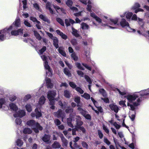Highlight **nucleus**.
Instances as JSON below:
<instances>
[{"mask_svg":"<svg viewBox=\"0 0 149 149\" xmlns=\"http://www.w3.org/2000/svg\"><path fill=\"white\" fill-rule=\"evenodd\" d=\"M60 146L59 143L56 141H55L52 145V147L55 148H59Z\"/></svg>","mask_w":149,"mask_h":149,"instance_id":"nucleus-33","label":"nucleus"},{"mask_svg":"<svg viewBox=\"0 0 149 149\" xmlns=\"http://www.w3.org/2000/svg\"><path fill=\"white\" fill-rule=\"evenodd\" d=\"M71 43H72V44L74 46L76 45L77 44V41L75 39H73L71 41Z\"/></svg>","mask_w":149,"mask_h":149,"instance_id":"nucleus-58","label":"nucleus"},{"mask_svg":"<svg viewBox=\"0 0 149 149\" xmlns=\"http://www.w3.org/2000/svg\"><path fill=\"white\" fill-rule=\"evenodd\" d=\"M55 115L58 118H61L63 121V119L65 116L64 113H62L61 110H58L57 112L55 113Z\"/></svg>","mask_w":149,"mask_h":149,"instance_id":"nucleus-15","label":"nucleus"},{"mask_svg":"<svg viewBox=\"0 0 149 149\" xmlns=\"http://www.w3.org/2000/svg\"><path fill=\"white\" fill-rule=\"evenodd\" d=\"M31 130L30 129L28 128H25L23 131L24 133L25 134H29L31 133Z\"/></svg>","mask_w":149,"mask_h":149,"instance_id":"nucleus-41","label":"nucleus"},{"mask_svg":"<svg viewBox=\"0 0 149 149\" xmlns=\"http://www.w3.org/2000/svg\"><path fill=\"white\" fill-rule=\"evenodd\" d=\"M149 95V89L136 93L133 95H128L125 96L128 101L127 105L132 111H134L136 107L139 105L141 102L140 96L143 97Z\"/></svg>","mask_w":149,"mask_h":149,"instance_id":"nucleus-1","label":"nucleus"},{"mask_svg":"<svg viewBox=\"0 0 149 149\" xmlns=\"http://www.w3.org/2000/svg\"><path fill=\"white\" fill-rule=\"evenodd\" d=\"M16 143L17 145L19 146H21L23 143V142L22 141L19 139H18L16 141Z\"/></svg>","mask_w":149,"mask_h":149,"instance_id":"nucleus-46","label":"nucleus"},{"mask_svg":"<svg viewBox=\"0 0 149 149\" xmlns=\"http://www.w3.org/2000/svg\"><path fill=\"white\" fill-rule=\"evenodd\" d=\"M76 118L77 119L76 121L77 125L76 127V129L77 130V128H78L79 127H80V126L82 125L83 123L80 120L81 118L79 116H76Z\"/></svg>","mask_w":149,"mask_h":149,"instance_id":"nucleus-14","label":"nucleus"},{"mask_svg":"<svg viewBox=\"0 0 149 149\" xmlns=\"http://www.w3.org/2000/svg\"><path fill=\"white\" fill-rule=\"evenodd\" d=\"M25 112L24 110H19L18 111L14 114V116L15 117H22L25 115Z\"/></svg>","mask_w":149,"mask_h":149,"instance_id":"nucleus-11","label":"nucleus"},{"mask_svg":"<svg viewBox=\"0 0 149 149\" xmlns=\"http://www.w3.org/2000/svg\"><path fill=\"white\" fill-rule=\"evenodd\" d=\"M34 32L35 36L36 37V38L38 40H41V38L40 34L36 31H34Z\"/></svg>","mask_w":149,"mask_h":149,"instance_id":"nucleus-42","label":"nucleus"},{"mask_svg":"<svg viewBox=\"0 0 149 149\" xmlns=\"http://www.w3.org/2000/svg\"><path fill=\"white\" fill-rule=\"evenodd\" d=\"M31 97V95L28 94L26 95L24 97V100L26 101L30 99Z\"/></svg>","mask_w":149,"mask_h":149,"instance_id":"nucleus-53","label":"nucleus"},{"mask_svg":"<svg viewBox=\"0 0 149 149\" xmlns=\"http://www.w3.org/2000/svg\"><path fill=\"white\" fill-rule=\"evenodd\" d=\"M91 99L92 101L93 102L94 105L97 108V109L98 110V111H97V110H95L93 107H91L92 109L93 110H94L95 111V112L97 114L99 113L98 111H100V112H102V108L100 107L97 106V102L95 101L92 97H91Z\"/></svg>","mask_w":149,"mask_h":149,"instance_id":"nucleus-9","label":"nucleus"},{"mask_svg":"<svg viewBox=\"0 0 149 149\" xmlns=\"http://www.w3.org/2000/svg\"><path fill=\"white\" fill-rule=\"evenodd\" d=\"M79 139V138L78 136H77L74 138V147H72V142H70V146L71 148L72 149H77V148H78L79 149H82L81 148H79V146H78L76 143V142L78 141Z\"/></svg>","mask_w":149,"mask_h":149,"instance_id":"nucleus-12","label":"nucleus"},{"mask_svg":"<svg viewBox=\"0 0 149 149\" xmlns=\"http://www.w3.org/2000/svg\"><path fill=\"white\" fill-rule=\"evenodd\" d=\"M81 28L83 29H88L89 28V26L86 23H82L81 24Z\"/></svg>","mask_w":149,"mask_h":149,"instance_id":"nucleus-32","label":"nucleus"},{"mask_svg":"<svg viewBox=\"0 0 149 149\" xmlns=\"http://www.w3.org/2000/svg\"><path fill=\"white\" fill-rule=\"evenodd\" d=\"M133 14L131 12H127L126 15V17L127 19H130Z\"/></svg>","mask_w":149,"mask_h":149,"instance_id":"nucleus-44","label":"nucleus"},{"mask_svg":"<svg viewBox=\"0 0 149 149\" xmlns=\"http://www.w3.org/2000/svg\"><path fill=\"white\" fill-rule=\"evenodd\" d=\"M23 29H19L17 31H12L11 32L12 35L17 36L19 34H22Z\"/></svg>","mask_w":149,"mask_h":149,"instance_id":"nucleus-13","label":"nucleus"},{"mask_svg":"<svg viewBox=\"0 0 149 149\" xmlns=\"http://www.w3.org/2000/svg\"><path fill=\"white\" fill-rule=\"evenodd\" d=\"M80 100V98L78 96L76 97L74 99V101L77 104H79Z\"/></svg>","mask_w":149,"mask_h":149,"instance_id":"nucleus-49","label":"nucleus"},{"mask_svg":"<svg viewBox=\"0 0 149 149\" xmlns=\"http://www.w3.org/2000/svg\"><path fill=\"white\" fill-rule=\"evenodd\" d=\"M85 78L87 80V81L90 84H91L92 82L91 80L88 76L87 75L85 76Z\"/></svg>","mask_w":149,"mask_h":149,"instance_id":"nucleus-57","label":"nucleus"},{"mask_svg":"<svg viewBox=\"0 0 149 149\" xmlns=\"http://www.w3.org/2000/svg\"><path fill=\"white\" fill-rule=\"evenodd\" d=\"M46 33L47 35L52 39H53L55 37H54L53 35L50 33L48 32H46Z\"/></svg>","mask_w":149,"mask_h":149,"instance_id":"nucleus-64","label":"nucleus"},{"mask_svg":"<svg viewBox=\"0 0 149 149\" xmlns=\"http://www.w3.org/2000/svg\"><path fill=\"white\" fill-rule=\"evenodd\" d=\"M76 66L79 68L81 70H84V68L82 67L81 65L80 64L78 63H76Z\"/></svg>","mask_w":149,"mask_h":149,"instance_id":"nucleus-50","label":"nucleus"},{"mask_svg":"<svg viewBox=\"0 0 149 149\" xmlns=\"http://www.w3.org/2000/svg\"><path fill=\"white\" fill-rule=\"evenodd\" d=\"M70 86L72 87V88H76V85L73 82H70L69 83Z\"/></svg>","mask_w":149,"mask_h":149,"instance_id":"nucleus-56","label":"nucleus"},{"mask_svg":"<svg viewBox=\"0 0 149 149\" xmlns=\"http://www.w3.org/2000/svg\"><path fill=\"white\" fill-rule=\"evenodd\" d=\"M65 24L67 26H70L71 24L75 23V22L73 20L70 19H65Z\"/></svg>","mask_w":149,"mask_h":149,"instance_id":"nucleus-17","label":"nucleus"},{"mask_svg":"<svg viewBox=\"0 0 149 149\" xmlns=\"http://www.w3.org/2000/svg\"><path fill=\"white\" fill-rule=\"evenodd\" d=\"M104 141L108 145H109L111 143L106 138H104Z\"/></svg>","mask_w":149,"mask_h":149,"instance_id":"nucleus-62","label":"nucleus"},{"mask_svg":"<svg viewBox=\"0 0 149 149\" xmlns=\"http://www.w3.org/2000/svg\"><path fill=\"white\" fill-rule=\"evenodd\" d=\"M75 89L79 93L81 94H82L84 93V91L80 87H77Z\"/></svg>","mask_w":149,"mask_h":149,"instance_id":"nucleus-48","label":"nucleus"},{"mask_svg":"<svg viewBox=\"0 0 149 149\" xmlns=\"http://www.w3.org/2000/svg\"><path fill=\"white\" fill-rule=\"evenodd\" d=\"M99 91L100 93H101L103 97H105L107 96L106 93L104 89H100Z\"/></svg>","mask_w":149,"mask_h":149,"instance_id":"nucleus-34","label":"nucleus"},{"mask_svg":"<svg viewBox=\"0 0 149 149\" xmlns=\"http://www.w3.org/2000/svg\"><path fill=\"white\" fill-rule=\"evenodd\" d=\"M51 6V4L50 3L48 2L46 3V8L47 9H48L49 10L50 12L52 13L53 14V11L51 9L50 7Z\"/></svg>","mask_w":149,"mask_h":149,"instance_id":"nucleus-31","label":"nucleus"},{"mask_svg":"<svg viewBox=\"0 0 149 149\" xmlns=\"http://www.w3.org/2000/svg\"><path fill=\"white\" fill-rule=\"evenodd\" d=\"M129 117H130V118H131V120L132 121H134L135 117V112H134V113L133 114H132L131 112H130L129 113Z\"/></svg>","mask_w":149,"mask_h":149,"instance_id":"nucleus-43","label":"nucleus"},{"mask_svg":"<svg viewBox=\"0 0 149 149\" xmlns=\"http://www.w3.org/2000/svg\"><path fill=\"white\" fill-rule=\"evenodd\" d=\"M45 100V97L44 96H42L40 97L38 102V104L39 105L37 106V107H39L41 105L43 104Z\"/></svg>","mask_w":149,"mask_h":149,"instance_id":"nucleus-16","label":"nucleus"},{"mask_svg":"<svg viewBox=\"0 0 149 149\" xmlns=\"http://www.w3.org/2000/svg\"><path fill=\"white\" fill-rule=\"evenodd\" d=\"M46 50V47H43L42 49L40 50V53L41 54H42Z\"/></svg>","mask_w":149,"mask_h":149,"instance_id":"nucleus-61","label":"nucleus"},{"mask_svg":"<svg viewBox=\"0 0 149 149\" xmlns=\"http://www.w3.org/2000/svg\"><path fill=\"white\" fill-rule=\"evenodd\" d=\"M9 107L11 110L14 111H16L18 109V107L16 105L13 103L10 104Z\"/></svg>","mask_w":149,"mask_h":149,"instance_id":"nucleus-21","label":"nucleus"},{"mask_svg":"<svg viewBox=\"0 0 149 149\" xmlns=\"http://www.w3.org/2000/svg\"><path fill=\"white\" fill-rule=\"evenodd\" d=\"M41 57L43 60L45 61L44 64V66L45 68L47 70L46 72V75L49 77L51 76L52 74V72L50 67L48 65V63L47 61V57L44 55L41 56Z\"/></svg>","mask_w":149,"mask_h":149,"instance_id":"nucleus-6","label":"nucleus"},{"mask_svg":"<svg viewBox=\"0 0 149 149\" xmlns=\"http://www.w3.org/2000/svg\"><path fill=\"white\" fill-rule=\"evenodd\" d=\"M24 23L25 25L28 27H30L31 26L30 23L28 22L27 20H25L24 22Z\"/></svg>","mask_w":149,"mask_h":149,"instance_id":"nucleus-60","label":"nucleus"},{"mask_svg":"<svg viewBox=\"0 0 149 149\" xmlns=\"http://www.w3.org/2000/svg\"><path fill=\"white\" fill-rule=\"evenodd\" d=\"M71 57L75 61H76L78 59V57L76 55V54L74 53H72L71 54Z\"/></svg>","mask_w":149,"mask_h":149,"instance_id":"nucleus-51","label":"nucleus"},{"mask_svg":"<svg viewBox=\"0 0 149 149\" xmlns=\"http://www.w3.org/2000/svg\"><path fill=\"white\" fill-rule=\"evenodd\" d=\"M103 129L104 130L106 133L107 134L109 133V129L104 125H103Z\"/></svg>","mask_w":149,"mask_h":149,"instance_id":"nucleus-55","label":"nucleus"},{"mask_svg":"<svg viewBox=\"0 0 149 149\" xmlns=\"http://www.w3.org/2000/svg\"><path fill=\"white\" fill-rule=\"evenodd\" d=\"M120 25L122 27L126 29L129 32H134L135 31V29H132L130 26L129 24L125 19H121L120 22Z\"/></svg>","mask_w":149,"mask_h":149,"instance_id":"nucleus-5","label":"nucleus"},{"mask_svg":"<svg viewBox=\"0 0 149 149\" xmlns=\"http://www.w3.org/2000/svg\"><path fill=\"white\" fill-rule=\"evenodd\" d=\"M15 122L17 125H20L21 123V120L19 118H16L15 120Z\"/></svg>","mask_w":149,"mask_h":149,"instance_id":"nucleus-63","label":"nucleus"},{"mask_svg":"<svg viewBox=\"0 0 149 149\" xmlns=\"http://www.w3.org/2000/svg\"><path fill=\"white\" fill-rule=\"evenodd\" d=\"M66 4L69 7L72 6L73 4V2L71 0H66Z\"/></svg>","mask_w":149,"mask_h":149,"instance_id":"nucleus-40","label":"nucleus"},{"mask_svg":"<svg viewBox=\"0 0 149 149\" xmlns=\"http://www.w3.org/2000/svg\"><path fill=\"white\" fill-rule=\"evenodd\" d=\"M50 136L49 135H45L43 137L42 140L45 142H47L50 139Z\"/></svg>","mask_w":149,"mask_h":149,"instance_id":"nucleus-35","label":"nucleus"},{"mask_svg":"<svg viewBox=\"0 0 149 149\" xmlns=\"http://www.w3.org/2000/svg\"><path fill=\"white\" fill-rule=\"evenodd\" d=\"M56 91H50L48 92L47 98L50 102V105H52L54 103L55 101L54 98L56 94Z\"/></svg>","mask_w":149,"mask_h":149,"instance_id":"nucleus-7","label":"nucleus"},{"mask_svg":"<svg viewBox=\"0 0 149 149\" xmlns=\"http://www.w3.org/2000/svg\"><path fill=\"white\" fill-rule=\"evenodd\" d=\"M27 125L31 127L36 133L38 132V129L42 130V128L40 126V125L38 123H36L33 120H31L27 122Z\"/></svg>","mask_w":149,"mask_h":149,"instance_id":"nucleus-3","label":"nucleus"},{"mask_svg":"<svg viewBox=\"0 0 149 149\" xmlns=\"http://www.w3.org/2000/svg\"><path fill=\"white\" fill-rule=\"evenodd\" d=\"M81 96L87 100L89 99L90 98V95L86 93H85L84 95H81Z\"/></svg>","mask_w":149,"mask_h":149,"instance_id":"nucleus-39","label":"nucleus"},{"mask_svg":"<svg viewBox=\"0 0 149 149\" xmlns=\"http://www.w3.org/2000/svg\"><path fill=\"white\" fill-rule=\"evenodd\" d=\"M140 7V4L138 3H136L132 7V9L133 10H135V13H136L138 12L139 11H143V10L142 9L138 8Z\"/></svg>","mask_w":149,"mask_h":149,"instance_id":"nucleus-10","label":"nucleus"},{"mask_svg":"<svg viewBox=\"0 0 149 149\" xmlns=\"http://www.w3.org/2000/svg\"><path fill=\"white\" fill-rule=\"evenodd\" d=\"M72 120V119L71 118H68L67 119V123L69 126L72 127H73V125L71 122Z\"/></svg>","mask_w":149,"mask_h":149,"instance_id":"nucleus-45","label":"nucleus"},{"mask_svg":"<svg viewBox=\"0 0 149 149\" xmlns=\"http://www.w3.org/2000/svg\"><path fill=\"white\" fill-rule=\"evenodd\" d=\"M6 102L5 99L3 98L0 99V109L3 108Z\"/></svg>","mask_w":149,"mask_h":149,"instance_id":"nucleus-27","label":"nucleus"},{"mask_svg":"<svg viewBox=\"0 0 149 149\" xmlns=\"http://www.w3.org/2000/svg\"><path fill=\"white\" fill-rule=\"evenodd\" d=\"M35 111L36 113V116L37 118L40 117L42 116L41 113L40 112V110H38L37 108L35 109Z\"/></svg>","mask_w":149,"mask_h":149,"instance_id":"nucleus-24","label":"nucleus"},{"mask_svg":"<svg viewBox=\"0 0 149 149\" xmlns=\"http://www.w3.org/2000/svg\"><path fill=\"white\" fill-rule=\"evenodd\" d=\"M110 108L112 110H113L115 112L117 113L118 111V108L117 106L114 104H111L109 106Z\"/></svg>","mask_w":149,"mask_h":149,"instance_id":"nucleus-20","label":"nucleus"},{"mask_svg":"<svg viewBox=\"0 0 149 149\" xmlns=\"http://www.w3.org/2000/svg\"><path fill=\"white\" fill-rule=\"evenodd\" d=\"M72 34L73 35L75 36L76 37H80L79 34L77 33V30L74 29L73 27L72 28Z\"/></svg>","mask_w":149,"mask_h":149,"instance_id":"nucleus-30","label":"nucleus"},{"mask_svg":"<svg viewBox=\"0 0 149 149\" xmlns=\"http://www.w3.org/2000/svg\"><path fill=\"white\" fill-rule=\"evenodd\" d=\"M17 98V97L15 95H11L9 98L10 100L11 101H13Z\"/></svg>","mask_w":149,"mask_h":149,"instance_id":"nucleus-54","label":"nucleus"},{"mask_svg":"<svg viewBox=\"0 0 149 149\" xmlns=\"http://www.w3.org/2000/svg\"><path fill=\"white\" fill-rule=\"evenodd\" d=\"M64 95L65 97L69 98L70 97V94L69 91L65 90L64 92Z\"/></svg>","mask_w":149,"mask_h":149,"instance_id":"nucleus-37","label":"nucleus"},{"mask_svg":"<svg viewBox=\"0 0 149 149\" xmlns=\"http://www.w3.org/2000/svg\"><path fill=\"white\" fill-rule=\"evenodd\" d=\"M86 119H90L91 118V116L90 115L87 114V112L84 115H83Z\"/></svg>","mask_w":149,"mask_h":149,"instance_id":"nucleus-59","label":"nucleus"},{"mask_svg":"<svg viewBox=\"0 0 149 149\" xmlns=\"http://www.w3.org/2000/svg\"><path fill=\"white\" fill-rule=\"evenodd\" d=\"M59 52L63 56H65L66 54L65 51L63 50L62 47H60L58 49Z\"/></svg>","mask_w":149,"mask_h":149,"instance_id":"nucleus-29","label":"nucleus"},{"mask_svg":"<svg viewBox=\"0 0 149 149\" xmlns=\"http://www.w3.org/2000/svg\"><path fill=\"white\" fill-rule=\"evenodd\" d=\"M52 40H53V44L54 46L56 48H58V39L56 37H55Z\"/></svg>","mask_w":149,"mask_h":149,"instance_id":"nucleus-28","label":"nucleus"},{"mask_svg":"<svg viewBox=\"0 0 149 149\" xmlns=\"http://www.w3.org/2000/svg\"><path fill=\"white\" fill-rule=\"evenodd\" d=\"M53 7L58 13H65V11L62 8H60L58 6L55 5H54Z\"/></svg>","mask_w":149,"mask_h":149,"instance_id":"nucleus-18","label":"nucleus"},{"mask_svg":"<svg viewBox=\"0 0 149 149\" xmlns=\"http://www.w3.org/2000/svg\"><path fill=\"white\" fill-rule=\"evenodd\" d=\"M63 71L64 73L68 77L71 76V74L68 69L66 68H65L64 69Z\"/></svg>","mask_w":149,"mask_h":149,"instance_id":"nucleus-38","label":"nucleus"},{"mask_svg":"<svg viewBox=\"0 0 149 149\" xmlns=\"http://www.w3.org/2000/svg\"><path fill=\"white\" fill-rule=\"evenodd\" d=\"M56 31L57 33L60 35L63 39L66 40L67 38V36L64 34H63L60 30H57Z\"/></svg>","mask_w":149,"mask_h":149,"instance_id":"nucleus-22","label":"nucleus"},{"mask_svg":"<svg viewBox=\"0 0 149 149\" xmlns=\"http://www.w3.org/2000/svg\"><path fill=\"white\" fill-rule=\"evenodd\" d=\"M30 19L34 22H36V23L38 24L40 23V22L39 21L37 20L36 18L35 17H30Z\"/></svg>","mask_w":149,"mask_h":149,"instance_id":"nucleus-52","label":"nucleus"},{"mask_svg":"<svg viewBox=\"0 0 149 149\" xmlns=\"http://www.w3.org/2000/svg\"><path fill=\"white\" fill-rule=\"evenodd\" d=\"M60 137L63 142L62 146H67L68 144V142L67 140L63 136V135H62Z\"/></svg>","mask_w":149,"mask_h":149,"instance_id":"nucleus-26","label":"nucleus"},{"mask_svg":"<svg viewBox=\"0 0 149 149\" xmlns=\"http://www.w3.org/2000/svg\"><path fill=\"white\" fill-rule=\"evenodd\" d=\"M39 17L43 21L47 22L48 23H50V20L45 16L42 15H39Z\"/></svg>","mask_w":149,"mask_h":149,"instance_id":"nucleus-25","label":"nucleus"},{"mask_svg":"<svg viewBox=\"0 0 149 149\" xmlns=\"http://www.w3.org/2000/svg\"><path fill=\"white\" fill-rule=\"evenodd\" d=\"M88 5L86 9L88 11L91 12L90 13L91 16L94 18L98 23H101L102 22L101 19L97 16L94 13L92 12V7L90 5L91 3V2L89 0L88 1Z\"/></svg>","mask_w":149,"mask_h":149,"instance_id":"nucleus-4","label":"nucleus"},{"mask_svg":"<svg viewBox=\"0 0 149 149\" xmlns=\"http://www.w3.org/2000/svg\"><path fill=\"white\" fill-rule=\"evenodd\" d=\"M57 21L62 26L64 25V24L63 21L61 18H57L56 19Z\"/></svg>","mask_w":149,"mask_h":149,"instance_id":"nucleus-47","label":"nucleus"},{"mask_svg":"<svg viewBox=\"0 0 149 149\" xmlns=\"http://www.w3.org/2000/svg\"><path fill=\"white\" fill-rule=\"evenodd\" d=\"M118 19L117 18L114 19H110L108 21L109 24L112 26H109L112 29L117 28V26L119 25V24L118 23Z\"/></svg>","mask_w":149,"mask_h":149,"instance_id":"nucleus-8","label":"nucleus"},{"mask_svg":"<svg viewBox=\"0 0 149 149\" xmlns=\"http://www.w3.org/2000/svg\"><path fill=\"white\" fill-rule=\"evenodd\" d=\"M77 106L78 107L77 109L79 111L80 113L83 115H84L87 111L81 108V106L79 104H77Z\"/></svg>","mask_w":149,"mask_h":149,"instance_id":"nucleus-23","label":"nucleus"},{"mask_svg":"<svg viewBox=\"0 0 149 149\" xmlns=\"http://www.w3.org/2000/svg\"><path fill=\"white\" fill-rule=\"evenodd\" d=\"M20 26V20L19 18H17L12 24L8 28L0 31V40L3 41L6 38V34L10 35L11 31L15 29V26L19 27Z\"/></svg>","mask_w":149,"mask_h":149,"instance_id":"nucleus-2","label":"nucleus"},{"mask_svg":"<svg viewBox=\"0 0 149 149\" xmlns=\"http://www.w3.org/2000/svg\"><path fill=\"white\" fill-rule=\"evenodd\" d=\"M45 80L46 81V84L47 87L50 88H52L53 87V85L50 79L47 78H46Z\"/></svg>","mask_w":149,"mask_h":149,"instance_id":"nucleus-19","label":"nucleus"},{"mask_svg":"<svg viewBox=\"0 0 149 149\" xmlns=\"http://www.w3.org/2000/svg\"><path fill=\"white\" fill-rule=\"evenodd\" d=\"M25 108L27 111L29 112H31L32 110L31 107V105L29 104H27L25 106Z\"/></svg>","mask_w":149,"mask_h":149,"instance_id":"nucleus-36","label":"nucleus"}]
</instances>
